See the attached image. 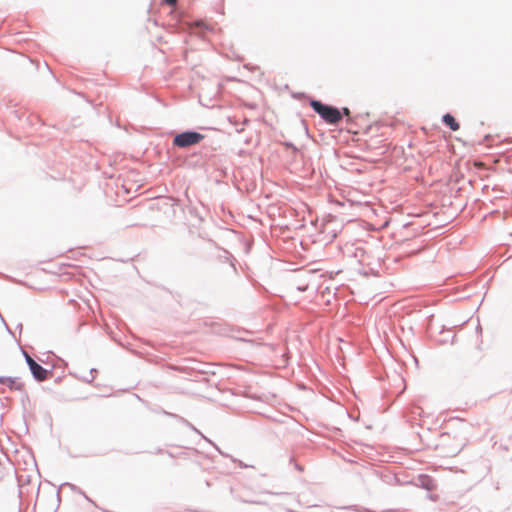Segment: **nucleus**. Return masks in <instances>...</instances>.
<instances>
[{
    "instance_id": "5",
    "label": "nucleus",
    "mask_w": 512,
    "mask_h": 512,
    "mask_svg": "<svg viewBox=\"0 0 512 512\" xmlns=\"http://www.w3.org/2000/svg\"><path fill=\"white\" fill-rule=\"evenodd\" d=\"M443 122L450 127L451 130L457 131L459 130L460 126L456 119L451 114H445L443 116Z\"/></svg>"
},
{
    "instance_id": "8",
    "label": "nucleus",
    "mask_w": 512,
    "mask_h": 512,
    "mask_svg": "<svg viewBox=\"0 0 512 512\" xmlns=\"http://www.w3.org/2000/svg\"><path fill=\"white\" fill-rule=\"evenodd\" d=\"M343 114L345 116H349L350 115V110L348 108H343Z\"/></svg>"
},
{
    "instance_id": "2",
    "label": "nucleus",
    "mask_w": 512,
    "mask_h": 512,
    "mask_svg": "<svg viewBox=\"0 0 512 512\" xmlns=\"http://www.w3.org/2000/svg\"><path fill=\"white\" fill-rule=\"evenodd\" d=\"M205 136L194 131L177 134L173 139V145L179 148H187L200 143Z\"/></svg>"
},
{
    "instance_id": "3",
    "label": "nucleus",
    "mask_w": 512,
    "mask_h": 512,
    "mask_svg": "<svg viewBox=\"0 0 512 512\" xmlns=\"http://www.w3.org/2000/svg\"><path fill=\"white\" fill-rule=\"evenodd\" d=\"M25 358L35 379L38 381H45L48 378L49 372L34 361V359L27 353H25Z\"/></svg>"
},
{
    "instance_id": "1",
    "label": "nucleus",
    "mask_w": 512,
    "mask_h": 512,
    "mask_svg": "<svg viewBox=\"0 0 512 512\" xmlns=\"http://www.w3.org/2000/svg\"><path fill=\"white\" fill-rule=\"evenodd\" d=\"M311 107L329 124H337L342 119V113L335 107L316 100L311 102Z\"/></svg>"
},
{
    "instance_id": "7",
    "label": "nucleus",
    "mask_w": 512,
    "mask_h": 512,
    "mask_svg": "<svg viewBox=\"0 0 512 512\" xmlns=\"http://www.w3.org/2000/svg\"><path fill=\"white\" fill-rule=\"evenodd\" d=\"M177 0H165V3L170 5V6H174L176 4Z\"/></svg>"
},
{
    "instance_id": "6",
    "label": "nucleus",
    "mask_w": 512,
    "mask_h": 512,
    "mask_svg": "<svg viewBox=\"0 0 512 512\" xmlns=\"http://www.w3.org/2000/svg\"><path fill=\"white\" fill-rule=\"evenodd\" d=\"M332 224V221H327L326 223H324L323 225V231L327 234H331L332 237H335L336 236V233L330 231V226Z\"/></svg>"
},
{
    "instance_id": "4",
    "label": "nucleus",
    "mask_w": 512,
    "mask_h": 512,
    "mask_svg": "<svg viewBox=\"0 0 512 512\" xmlns=\"http://www.w3.org/2000/svg\"><path fill=\"white\" fill-rule=\"evenodd\" d=\"M0 383L7 385L12 391L22 392L25 390V383L18 377H0Z\"/></svg>"
}]
</instances>
